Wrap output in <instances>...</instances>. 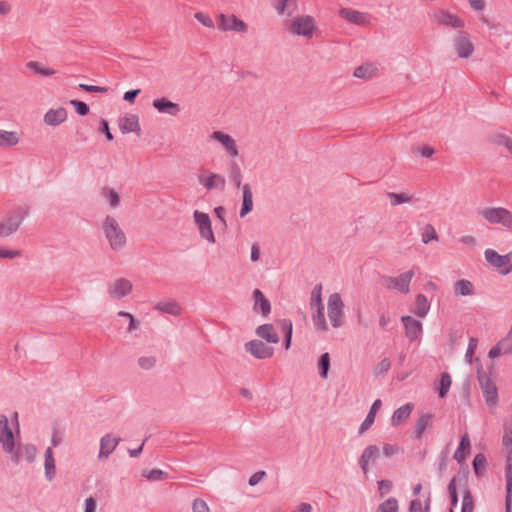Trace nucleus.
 <instances>
[{
	"label": "nucleus",
	"mask_w": 512,
	"mask_h": 512,
	"mask_svg": "<svg viewBox=\"0 0 512 512\" xmlns=\"http://www.w3.org/2000/svg\"><path fill=\"white\" fill-rule=\"evenodd\" d=\"M413 276V270L406 271L398 277L382 276L381 284L387 289H395L403 294H407L410 290V282Z\"/></svg>",
	"instance_id": "nucleus-3"
},
{
	"label": "nucleus",
	"mask_w": 512,
	"mask_h": 512,
	"mask_svg": "<svg viewBox=\"0 0 512 512\" xmlns=\"http://www.w3.org/2000/svg\"><path fill=\"white\" fill-rule=\"evenodd\" d=\"M484 256L489 265L499 269L500 274L512 272L511 254L500 255L493 249H486Z\"/></svg>",
	"instance_id": "nucleus-6"
},
{
	"label": "nucleus",
	"mask_w": 512,
	"mask_h": 512,
	"mask_svg": "<svg viewBox=\"0 0 512 512\" xmlns=\"http://www.w3.org/2000/svg\"><path fill=\"white\" fill-rule=\"evenodd\" d=\"M246 352L250 353L256 359H267L271 358L274 354V348L268 346L261 340H250L245 344Z\"/></svg>",
	"instance_id": "nucleus-12"
},
{
	"label": "nucleus",
	"mask_w": 512,
	"mask_h": 512,
	"mask_svg": "<svg viewBox=\"0 0 512 512\" xmlns=\"http://www.w3.org/2000/svg\"><path fill=\"white\" fill-rule=\"evenodd\" d=\"M401 322L405 328V336L410 342H420L423 334L422 323L412 316H402Z\"/></svg>",
	"instance_id": "nucleus-10"
},
{
	"label": "nucleus",
	"mask_w": 512,
	"mask_h": 512,
	"mask_svg": "<svg viewBox=\"0 0 512 512\" xmlns=\"http://www.w3.org/2000/svg\"><path fill=\"white\" fill-rule=\"evenodd\" d=\"M288 29L299 36L311 38L315 29L313 17L309 15L298 16L289 22Z\"/></svg>",
	"instance_id": "nucleus-7"
},
{
	"label": "nucleus",
	"mask_w": 512,
	"mask_h": 512,
	"mask_svg": "<svg viewBox=\"0 0 512 512\" xmlns=\"http://www.w3.org/2000/svg\"><path fill=\"white\" fill-rule=\"evenodd\" d=\"M321 293H322V286L321 284H317L314 286L313 290H312V293H311V307H324L323 304H322V299H321Z\"/></svg>",
	"instance_id": "nucleus-52"
},
{
	"label": "nucleus",
	"mask_w": 512,
	"mask_h": 512,
	"mask_svg": "<svg viewBox=\"0 0 512 512\" xmlns=\"http://www.w3.org/2000/svg\"><path fill=\"white\" fill-rule=\"evenodd\" d=\"M381 405H382V402L380 399H376L372 403V405L368 411V414L366 415V418L364 419V421L362 422V424L359 427L358 433L360 435L363 434L365 431H367L373 425V423L375 421L376 413L380 409Z\"/></svg>",
	"instance_id": "nucleus-28"
},
{
	"label": "nucleus",
	"mask_w": 512,
	"mask_h": 512,
	"mask_svg": "<svg viewBox=\"0 0 512 512\" xmlns=\"http://www.w3.org/2000/svg\"><path fill=\"white\" fill-rule=\"evenodd\" d=\"M255 334L268 343L277 344L280 340L272 324H262L258 326L255 330Z\"/></svg>",
	"instance_id": "nucleus-25"
},
{
	"label": "nucleus",
	"mask_w": 512,
	"mask_h": 512,
	"mask_svg": "<svg viewBox=\"0 0 512 512\" xmlns=\"http://www.w3.org/2000/svg\"><path fill=\"white\" fill-rule=\"evenodd\" d=\"M391 367V362L388 358L382 359L375 368L376 375H382L389 371Z\"/></svg>",
	"instance_id": "nucleus-60"
},
{
	"label": "nucleus",
	"mask_w": 512,
	"mask_h": 512,
	"mask_svg": "<svg viewBox=\"0 0 512 512\" xmlns=\"http://www.w3.org/2000/svg\"><path fill=\"white\" fill-rule=\"evenodd\" d=\"M252 297L254 300L253 312L256 314L260 313L264 317L268 316L271 312V304L262 291L255 289L252 293Z\"/></svg>",
	"instance_id": "nucleus-21"
},
{
	"label": "nucleus",
	"mask_w": 512,
	"mask_h": 512,
	"mask_svg": "<svg viewBox=\"0 0 512 512\" xmlns=\"http://www.w3.org/2000/svg\"><path fill=\"white\" fill-rule=\"evenodd\" d=\"M29 214V207L26 205L18 206L0 222V238H5L15 233L23 220Z\"/></svg>",
	"instance_id": "nucleus-1"
},
{
	"label": "nucleus",
	"mask_w": 512,
	"mask_h": 512,
	"mask_svg": "<svg viewBox=\"0 0 512 512\" xmlns=\"http://www.w3.org/2000/svg\"><path fill=\"white\" fill-rule=\"evenodd\" d=\"M314 327L318 330L327 331L328 326L324 315V307H318L316 313L312 317Z\"/></svg>",
	"instance_id": "nucleus-41"
},
{
	"label": "nucleus",
	"mask_w": 512,
	"mask_h": 512,
	"mask_svg": "<svg viewBox=\"0 0 512 512\" xmlns=\"http://www.w3.org/2000/svg\"><path fill=\"white\" fill-rule=\"evenodd\" d=\"M502 442L506 448L512 447V428L505 426Z\"/></svg>",
	"instance_id": "nucleus-64"
},
{
	"label": "nucleus",
	"mask_w": 512,
	"mask_h": 512,
	"mask_svg": "<svg viewBox=\"0 0 512 512\" xmlns=\"http://www.w3.org/2000/svg\"><path fill=\"white\" fill-rule=\"evenodd\" d=\"M474 500L469 490H465L462 499L461 512H473Z\"/></svg>",
	"instance_id": "nucleus-53"
},
{
	"label": "nucleus",
	"mask_w": 512,
	"mask_h": 512,
	"mask_svg": "<svg viewBox=\"0 0 512 512\" xmlns=\"http://www.w3.org/2000/svg\"><path fill=\"white\" fill-rule=\"evenodd\" d=\"M482 217L492 224H501L512 229V214L505 208H485L481 210Z\"/></svg>",
	"instance_id": "nucleus-4"
},
{
	"label": "nucleus",
	"mask_w": 512,
	"mask_h": 512,
	"mask_svg": "<svg viewBox=\"0 0 512 512\" xmlns=\"http://www.w3.org/2000/svg\"><path fill=\"white\" fill-rule=\"evenodd\" d=\"M195 18L201 23L203 24L204 26L206 27H213L214 26V22L213 20L209 17V15L207 14H204L202 12H197L195 14Z\"/></svg>",
	"instance_id": "nucleus-62"
},
{
	"label": "nucleus",
	"mask_w": 512,
	"mask_h": 512,
	"mask_svg": "<svg viewBox=\"0 0 512 512\" xmlns=\"http://www.w3.org/2000/svg\"><path fill=\"white\" fill-rule=\"evenodd\" d=\"M19 142V138L14 131L0 130V146L1 147H12Z\"/></svg>",
	"instance_id": "nucleus-39"
},
{
	"label": "nucleus",
	"mask_w": 512,
	"mask_h": 512,
	"mask_svg": "<svg viewBox=\"0 0 512 512\" xmlns=\"http://www.w3.org/2000/svg\"><path fill=\"white\" fill-rule=\"evenodd\" d=\"M430 310V303L427 299V297L424 294H418L415 299L414 308L412 309V312L421 318H424L427 316Z\"/></svg>",
	"instance_id": "nucleus-32"
},
{
	"label": "nucleus",
	"mask_w": 512,
	"mask_h": 512,
	"mask_svg": "<svg viewBox=\"0 0 512 512\" xmlns=\"http://www.w3.org/2000/svg\"><path fill=\"white\" fill-rule=\"evenodd\" d=\"M152 106L159 113L167 114L170 116H177L181 111L179 104L172 102L166 97L154 99L152 102Z\"/></svg>",
	"instance_id": "nucleus-20"
},
{
	"label": "nucleus",
	"mask_w": 512,
	"mask_h": 512,
	"mask_svg": "<svg viewBox=\"0 0 512 512\" xmlns=\"http://www.w3.org/2000/svg\"><path fill=\"white\" fill-rule=\"evenodd\" d=\"M344 303L341 299L340 294L333 293L329 296L327 304V313L329 320L334 328L342 326Z\"/></svg>",
	"instance_id": "nucleus-5"
},
{
	"label": "nucleus",
	"mask_w": 512,
	"mask_h": 512,
	"mask_svg": "<svg viewBox=\"0 0 512 512\" xmlns=\"http://www.w3.org/2000/svg\"><path fill=\"white\" fill-rule=\"evenodd\" d=\"M474 292V286L471 281L461 279L454 284V293L457 296H469Z\"/></svg>",
	"instance_id": "nucleus-37"
},
{
	"label": "nucleus",
	"mask_w": 512,
	"mask_h": 512,
	"mask_svg": "<svg viewBox=\"0 0 512 512\" xmlns=\"http://www.w3.org/2000/svg\"><path fill=\"white\" fill-rule=\"evenodd\" d=\"M486 463H487V461H486V457L484 454L478 453L475 455L472 465H473L474 472L477 476L483 475L485 468H486Z\"/></svg>",
	"instance_id": "nucleus-43"
},
{
	"label": "nucleus",
	"mask_w": 512,
	"mask_h": 512,
	"mask_svg": "<svg viewBox=\"0 0 512 512\" xmlns=\"http://www.w3.org/2000/svg\"><path fill=\"white\" fill-rule=\"evenodd\" d=\"M414 408L413 403H406L396 409L391 417V425L398 426L408 419Z\"/></svg>",
	"instance_id": "nucleus-29"
},
{
	"label": "nucleus",
	"mask_w": 512,
	"mask_h": 512,
	"mask_svg": "<svg viewBox=\"0 0 512 512\" xmlns=\"http://www.w3.org/2000/svg\"><path fill=\"white\" fill-rule=\"evenodd\" d=\"M217 25L222 31L246 32L248 29L247 24L234 15L227 17L221 14L218 17Z\"/></svg>",
	"instance_id": "nucleus-13"
},
{
	"label": "nucleus",
	"mask_w": 512,
	"mask_h": 512,
	"mask_svg": "<svg viewBox=\"0 0 512 512\" xmlns=\"http://www.w3.org/2000/svg\"><path fill=\"white\" fill-rule=\"evenodd\" d=\"M103 196L106 198L111 207L115 208L119 205L120 196L114 189L105 188L103 190Z\"/></svg>",
	"instance_id": "nucleus-51"
},
{
	"label": "nucleus",
	"mask_w": 512,
	"mask_h": 512,
	"mask_svg": "<svg viewBox=\"0 0 512 512\" xmlns=\"http://www.w3.org/2000/svg\"><path fill=\"white\" fill-rule=\"evenodd\" d=\"M478 381L487 406L490 409L495 408L498 403V389L496 385L486 374H479Z\"/></svg>",
	"instance_id": "nucleus-8"
},
{
	"label": "nucleus",
	"mask_w": 512,
	"mask_h": 512,
	"mask_svg": "<svg viewBox=\"0 0 512 512\" xmlns=\"http://www.w3.org/2000/svg\"><path fill=\"white\" fill-rule=\"evenodd\" d=\"M27 67L33 70L36 74H39L41 76H51L55 73L53 69L50 68H44L41 66V64L37 61H29L27 63Z\"/></svg>",
	"instance_id": "nucleus-48"
},
{
	"label": "nucleus",
	"mask_w": 512,
	"mask_h": 512,
	"mask_svg": "<svg viewBox=\"0 0 512 512\" xmlns=\"http://www.w3.org/2000/svg\"><path fill=\"white\" fill-rule=\"evenodd\" d=\"M434 415L432 413H424L422 414L419 419L415 423L414 431H413V438L415 439H421L425 430L430 425L431 420L433 419Z\"/></svg>",
	"instance_id": "nucleus-31"
},
{
	"label": "nucleus",
	"mask_w": 512,
	"mask_h": 512,
	"mask_svg": "<svg viewBox=\"0 0 512 512\" xmlns=\"http://www.w3.org/2000/svg\"><path fill=\"white\" fill-rule=\"evenodd\" d=\"M296 0H275L274 7L279 14H284L286 9L290 7V5L295 4Z\"/></svg>",
	"instance_id": "nucleus-59"
},
{
	"label": "nucleus",
	"mask_w": 512,
	"mask_h": 512,
	"mask_svg": "<svg viewBox=\"0 0 512 512\" xmlns=\"http://www.w3.org/2000/svg\"><path fill=\"white\" fill-rule=\"evenodd\" d=\"M398 509L397 499L390 497L378 506L377 512H398Z\"/></svg>",
	"instance_id": "nucleus-45"
},
{
	"label": "nucleus",
	"mask_w": 512,
	"mask_h": 512,
	"mask_svg": "<svg viewBox=\"0 0 512 512\" xmlns=\"http://www.w3.org/2000/svg\"><path fill=\"white\" fill-rule=\"evenodd\" d=\"M193 218L196 226L198 227L200 236L209 243H215L216 240L209 215L199 210H195Z\"/></svg>",
	"instance_id": "nucleus-9"
},
{
	"label": "nucleus",
	"mask_w": 512,
	"mask_h": 512,
	"mask_svg": "<svg viewBox=\"0 0 512 512\" xmlns=\"http://www.w3.org/2000/svg\"><path fill=\"white\" fill-rule=\"evenodd\" d=\"M70 104L72 106H74L75 110H76V113L80 116H85L89 113L90 111V108L89 106L83 102V101H80V100H71L70 101Z\"/></svg>",
	"instance_id": "nucleus-56"
},
{
	"label": "nucleus",
	"mask_w": 512,
	"mask_h": 512,
	"mask_svg": "<svg viewBox=\"0 0 512 512\" xmlns=\"http://www.w3.org/2000/svg\"><path fill=\"white\" fill-rule=\"evenodd\" d=\"M253 209V194L249 184L242 186V206L240 209V217H245Z\"/></svg>",
	"instance_id": "nucleus-27"
},
{
	"label": "nucleus",
	"mask_w": 512,
	"mask_h": 512,
	"mask_svg": "<svg viewBox=\"0 0 512 512\" xmlns=\"http://www.w3.org/2000/svg\"><path fill=\"white\" fill-rule=\"evenodd\" d=\"M132 290V284L125 278L117 279L113 284L109 285L108 293L113 299H121L128 295Z\"/></svg>",
	"instance_id": "nucleus-19"
},
{
	"label": "nucleus",
	"mask_w": 512,
	"mask_h": 512,
	"mask_svg": "<svg viewBox=\"0 0 512 512\" xmlns=\"http://www.w3.org/2000/svg\"><path fill=\"white\" fill-rule=\"evenodd\" d=\"M228 169H229L230 181L237 188H239L241 186V182H242V173H241L240 166L236 162L232 161L229 163Z\"/></svg>",
	"instance_id": "nucleus-40"
},
{
	"label": "nucleus",
	"mask_w": 512,
	"mask_h": 512,
	"mask_svg": "<svg viewBox=\"0 0 512 512\" xmlns=\"http://www.w3.org/2000/svg\"><path fill=\"white\" fill-rule=\"evenodd\" d=\"M193 512H209L207 503L202 499H196L192 506Z\"/></svg>",
	"instance_id": "nucleus-63"
},
{
	"label": "nucleus",
	"mask_w": 512,
	"mask_h": 512,
	"mask_svg": "<svg viewBox=\"0 0 512 512\" xmlns=\"http://www.w3.org/2000/svg\"><path fill=\"white\" fill-rule=\"evenodd\" d=\"M156 364V358L154 356H143L138 359V365L144 370L152 369Z\"/></svg>",
	"instance_id": "nucleus-57"
},
{
	"label": "nucleus",
	"mask_w": 512,
	"mask_h": 512,
	"mask_svg": "<svg viewBox=\"0 0 512 512\" xmlns=\"http://www.w3.org/2000/svg\"><path fill=\"white\" fill-rule=\"evenodd\" d=\"M211 139L219 142L227 154L231 157H236L239 154L236 141L229 135L222 131H214L211 134Z\"/></svg>",
	"instance_id": "nucleus-14"
},
{
	"label": "nucleus",
	"mask_w": 512,
	"mask_h": 512,
	"mask_svg": "<svg viewBox=\"0 0 512 512\" xmlns=\"http://www.w3.org/2000/svg\"><path fill=\"white\" fill-rule=\"evenodd\" d=\"M499 346L503 350V355H512V326L510 327L507 335L499 342Z\"/></svg>",
	"instance_id": "nucleus-49"
},
{
	"label": "nucleus",
	"mask_w": 512,
	"mask_h": 512,
	"mask_svg": "<svg viewBox=\"0 0 512 512\" xmlns=\"http://www.w3.org/2000/svg\"><path fill=\"white\" fill-rule=\"evenodd\" d=\"M491 142L498 146H504L512 155V139L504 134H495L491 138Z\"/></svg>",
	"instance_id": "nucleus-44"
},
{
	"label": "nucleus",
	"mask_w": 512,
	"mask_h": 512,
	"mask_svg": "<svg viewBox=\"0 0 512 512\" xmlns=\"http://www.w3.org/2000/svg\"><path fill=\"white\" fill-rule=\"evenodd\" d=\"M454 48L460 58H468L474 51V46L465 33H459L454 38Z\"/></svg>",
	"instance_id": "nucleus-18"
},
{
	"label": "nucleus",
	"mask_w": 512,
	"mask_h": 512,
	"mask_svg": "<svg viewBox=\"0 0 512 512\" xmlns=\"http://www.w3.org/2000/svg\"><path fill=\"white\" fill-rule=\"evenodd\" d=\"M379 456V448L376 445L367 446L362 455L359 458V465L363 470L364 474L368 472V464L369 462H373Z\"/></svg>",
	"instance_id": "nucleus-24"
},
{
	"label": "nucleus",
	"mask_w": 512,
	"mask_h": 512,
	"mask_svg": "<svg viewBox=\"0 0 512 512\" xmlns=\"http://www.w3.org/2000/svg\"><path fill=\"white\" fill-rule=\"evenodd\" d=\"M154 309L173 316H178L181 313L180 305L174 301L158 302L155 304Z\"/></svg>",
	"instance_id": "nucleus-34"
},
{
	"label": "nucleus",
	"mask_w": 512,
	"mask_h": 512,
	"mask_svg": "<svg viewBox=\"0 0 512 512\" xmlns=\"http://www.w3.org/2000/svg\"><path fill=\"white\" fill-rule=\"evenodd\" d=\"M67 118V112L64 108L50 109L44 115V122L49 126H58Z\"/></svg>",
	"instance_id": "nucleus-26"
},
{
	"label": "nucleus",
	"mask_w": 512,
	"mask_h": 512,
	"mask_svg": "<svg viewBox=\"0 0 512 512\" xmlns=\"http://www.w3.org/2000/svg\"><path fill=\"white\" fill-rule=\"evenodd\" d=\"M372 74L373 67L370 64L360 65L354 70V76L361 79L369 78Z\"/></svg>",
	"instance_id": "nucleus-54"
},
{
	"label": "nucleus",
	"mask_w": 512,
	"mask_h": 512,
	"mask_svg": "<svg viewBox=\"0 0 512 512\" xmlns=\"http://www.w3.org/2000/svg\"><path fill=\"white\" fill-rule=\"evenodd\" d=\"M330 368V356L329 353H323L318 361L319 375L322 378H327L328 371Z\"/></svg>",
	"instance_id": "nucleus-46"
},
{
	"label": "nucleus",
	"mask_w": 512,
	"mask_h": 512,
	"mask_svg": "<svg viewBox=\"0 0 512 512\" xmlns=\"http://www.w3.org/2000/svg\"><path fill=\"white\" fill-rule=\"evenodd\" d=\"M281 331L284 336L283 346L285 350H288L291 347L292 342V334H293V324L289 319H281L278 322Z\"/></svg>",
	"instance_id": "nucleus-33"
},
{
	"label": "nucleus",
	"mask_w": 512,
	"mask_h": 512,
	"mask_svg": "<svg viewBox=\"0 0 512 512\" xmlns=\"http://www.w3.org/2000/svg\"><path fill=\"white\" fill-rule=\"evenodd\" d=\"M197 178L199 183L203 185L208 191L213 189H219L223 191L225 189L226 180L220 174L210 172L208 176H205L201 173Z\"/></svg>",
	"instance_id": "nucleus-15"
},
{
	"label": "nucleus",
	"mask_w": 512,
	"mask_h": 512,
	"mask_svg": "<svg viewBox=\"0 0 512 512\" xmlns=\"http://www.w3.org/2000/svg\"><path fill=\"white\" fill-rule=\"evenodd\" d=\"M142 476L152 482L168 479V473L158 468L143 471Z\"/></svg>",
	"instance_id": "nucleus-42"
},
{
	"label": "nucleus",
	"mask_w": 512,
	"mask_h": 512,
	"mask_svg": "<svg viewBox=\"0 0 512 512\" xmlns=\"http://www.w3.org/2000/svg\"><path fill=\"white\" fill-rule=\"evenodd\" d=\"M433 20L440 25L450 26L456 29L464 26L463 20L444 9L436 11L433 15Z\"/></svg>",
	"instance_id": "nucleus-17"
},
{
	"label": "nucleus",
	"mask_w": 512,
	"mask_h": 512,
	"mask_svg": "<svg viewBox=\"0 0 512 512\" xmlns=\"http://www.w3.org/2000/svg\"><path fill=\"white\" fill-rule=\"evenodd\" d=\"M471 448L470 439L468 434H464L458 446V449L454 453V458L460 463L462 462L466 456L469 454Z\"/></svg>",
	"instance_id": "nucleus-35"
},
{
	"label": "nucleus",
	"mask_w": 512,
	"mask_h": 512,
	"mask_svg": "<svg viewBox=\"0 0 512 512\" xmlns=\"http://www.w3.org/2000/svg\"><path fill=\"white\" fill-rule=\"evenodd\" d=\"M505 477H506L505 510H506V512H511V504H512V451L507 456L506 467H505Z\"/></svg>",
	"instance_id": "nucleus-22"
},
{
	"label": "nucleus",
	"mask_w": 512,
	"mask_h": 512,
	"mask_svg": "<svg viewBox=\"0 0 512 512\" xmlns=\"http://www.w3.org/2000/svg\"><path fill=\"white\" fill-rule=\"evenodd\" d=\"M432 240H438L437 233L431 224H427L422 233V242L424 244L429 243Z\"/></svg>",
	"instance_id": "nucleus-55"
},
{
	"label": "nucleus",
	"mask_w": 512,
	"mask_h": 512,
	"mask_svg": "<svg viewBox=\"0 0 512 512\" xmlns=\"http://www.w3.org/2000/svg\"><path fill=\"white\" fill-rule=\"evenodd\" d=\"M377 484H378V491H379L381 497H383L386 493H389L393 486L392 481L386 480V479L378 481Z\"/></svg>",
	"instance_id": "nucleus-61"
},
{
	"label": "nucleus",
	"mask_w": 512,
	"mask_h": 512,
	"mask_svg": "<svg viewBox=\"0 0 512 512\" xmlns=\"http://www.w3.org/2000/svg\"><path fill=\"white\" fill-rule=\"evenodd\" d=\"M451 384H452V380H451L450 374L447 372H443L440 376L438 385L436 387L438 396L440 398H445L447 396L449 389L451 387Z\"/></svg>",
	"instance_id": "nucleus-38"
},
{
	"label": "nucleus",
	"mask_w": 512,
	"mask_h": 512,
	"mask_svg": "<svg viewBox=\"0 0 512 512\" xmlns=\"http://www.w3.org/2000/svg\"><path fill=\"white\" fill-rule=\"evenodd\" d=\"M387 196L389 197L392 206L408 203L412 199V197L406 193L388 192Z\"/></svg>",
	"instance_id": "nucleus-47"
},
{
	"label": "nucleus",
	"mask_w": 512,
	"mask_h": 512,
	"mask_svg": "<svg viewBox=\"0 0 512 512\" xmlns=\"http://www.w3.org/2000/svg\"><path fill=\"white\" fill-rule=\"evenodd\" d=\"M340 16L347 21L357 24L364 25L367 23V17L364 13L349 8H342L339 11Z\"/></svg>",
	"instance_id": "nucleus-30"
},
{
	"label": "nucleus",
	"mask_w": 512,
	"mask_h": 512,
	"mask_svg": "<svg viewBox=\"0 0 512 512\" xmlns=\"http://www.w3.org/2000/svg\"><path fill=\"white\" fill-rule=\"evenodd\" d=\"M119 129L123 134L131 132H140L138 116L134 114L126 115L119 119Z\"/></svg>",
	"instance_id": "nucleus-23"
},
{
	"label": "nucleus",
	"mask_w": 512,
	"mask_h": 512,
	"mask_svg": "<svg viewBox=\"0 0 512 512\" xmlns=\"http://www.w3.org/2000/svg\"><path fill=\"white\" fill-rule=\"evenodd\" d=\"M78 88L82 91L89 92V93H106L108 91L107 87L88 85V84H83V83H80L78 85Z\"/></svg>",
	"instance_id": "nucleus-58"
},
{
	"label": "nucleus",
	"mask_w": 512,
	"mask_h": 512,
	"mask_svg": "<svg viewBox=\"0 0 512 512\" xmlns=\"http://www.w3.org/2000/svg\"><path fill=\"white\" fill-rule=\"evenodd\" d=\"M19 449L22 453V458L27 462L31 463L34 461L36 456V447L32 444H26L23 446H19Z\"/></svg>",
	"instance_id": "nucleus-50"
},
{
	"label": "nucleus",
	"mask_w": 512,
	"mask_h": 512,
	"mask_svg": "<svg viewBox=\"0 0 512 512\" xmlns=\"http://www.w3.org/2000/svg\"><path fill=\"white\" fill-rule=\"evenodd\" d=\"M14 435L9 426L8 418L4 414H0V444L6 453L14 451Z\"/></svg>",
	"instance_id": "nucleus-11"
},
{
	"label": "nucleus",
	"mask_w": 512,
	"mask_h": 512,
	"mask_svg": "<svg viewBox=\"0 0 512 512\" xmlns=\"http://www.w3.org/2000/svg\"><path fill=\"white\" fill-rule=\"evenodd\" d=\"M121 438L120 437H114L112 434L107 433L100 439V449L98 458L101 459H108L109 456L114 452V450L117 448L118 444L120 443Z\"/></svg>",
	"instance_id": "nucleus-16"
},
{
	"label": "nucleus",
	"mask_w": 512,
	"mask_h": 512,
	"mask_svg": "<svg viewBox=\"0 0 512 512\" xmlns=\"http://www.w3.org/2000/svg\"><path fill=\"white\" fill-rule=\"evenodd\" d=\"M44 469H45V477L48 481H51L55 477V460L53 457V451L50 447H48L45 451V462H44Z\"/></svg>",
	"instance_id": "nucleus-36"
},
{
	"label": "nucleus",
	"mask_w": 512,
	"mask_h": 512,
	"mask_svg": "<svg viewBox=\"0 0 512 512\" xmlns=\"http://www.w3.org/2000/svg\"><path fill=\"white\" fill-rule=\"evenodd\" d=\"M102 228L112 250L119 251L125 246L126 235L115 218L106 216Z\"/></svg>",
	"instance_id": "nucleus-2"
}]
</instances>
